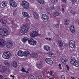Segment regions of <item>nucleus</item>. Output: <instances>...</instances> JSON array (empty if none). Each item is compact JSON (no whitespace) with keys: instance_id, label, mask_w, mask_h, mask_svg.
I'll return each mask as SVG.
<instances>
[{"instance_id":"obj_1","label":"nucleus","mask_w":79,"mask_h":79,"mask_svg":"<svg viewBox=\"0 0 79 79\" xmlns=\"http://www.w3.org/2000/svg\"><path fill=\"white\" fill-rule=\"evenodd\" d=\"M9 32L7 29L5 28H2L0 29V35L6 36L8 34Z\"/></svg>"},{"instance_id":"obj_2","label":"nucleus","mask_w":79,"mask_h":79,"mask_svg":"<svg viewBox=\"0 0 79 79\" xmlns=\"http://www.w3.org/2000/svg\"><path fill=\"white\" fill-rule=\"evenodd\" d=\"M38 35H39V34H38V32L37 31V30L35 29H33L30 33L31 37H35Z\"/></svg>"},{"instance_id":"obj_3","label":"nucleus","mask_w":79,"mask_h":79,"mask_svg":"<svg viewBox=\"0 0 79 79\" xmlns=\"http://www.w3.org/2000/svg\"><path fill=\"white\" fill-rule=\"evenodd\" d=\"M11 56V53L10 52H4L3 54L2 57L3 58L8 59Z\"/></svg>"},{"instance_id":"obj_4","label":"nucleus","mask_w":79,"mask_h":79,"mask_svg":"<svg viewBox=\"0 0 79 79\" xmlns=\"http://www.w3.org/2000/svg\"><path fill=\"white\" fill-rule=\"evenodd\" d=\"M22 5L26 9H28L29 8V3L26 1H22Z\"/></svg>"},{"instance_id":"obj_5","label":"nucleus","mask_w":79,"mask_h":79,"mask_svg":"<svg viewBox=\"0 0 79 79\" xmlns=\"http://www.w3.org/2000/svg\"><path fill=\"white\" fill-rule=\"evenodd\" d=\"M28 42L31 45H35L37 44V41L34 40L32 39H30L28 40Z\"/></svg>"},{"instance_id":"obj_6","label":"nucleus","mask_w":79,"mask_h":79,"mask_svg":"<svg viewBox=\"0 0 79 79\" xmlns=\"http://www.w3.org/2000/svg\"><path fill=\"white\" fill-rule=\"evenodd\" d=\"M9 3L10 4V6H12V7H13V8H15L16 7V6H17V4L16 2L13 0H11L10 1Z\"/></svg>"},{"instance_id":"obj_7","label":"nucleus","mask_w":79,"mask_h":79,"mask_svg":"<svg viewBox=\"0 0 79 79\" xmlns=\"http://www.w3.org/2000/svg\"><path fill=\"white\" fill-rule=\"evenodd\" d=\"M45 61L46 63L49 64H53V61L52 60V59L50 58H46Z\"/></svg>"},{"instance_id":"obj_8","label":"nucleus","mask_w":79,"mask_h":79,"mask_svg":"<svg viewBox=\"0 0 79 79\" xmlns=\"http://www.w3.org/2000/svg\"><path fill=\"white\" fill-rule=\"evenodd\" d=\"M36 66L39 69H41L42 68V64L41 61H39L36 63Z\"/></svg>"},{"instance_id":"obj_9","label":"nucleus","mask_w":79,"mask_h":79,"mask_svg":"<svg viewBox=\"0 0 79 79\" xmlns=\"http://www.w3.org/2000/svg\"><path fill=\"white\" fill-rule=\"evenodd\" d=\"M13 45V43L11 42L8 41L6 43V47L7 48H10L11 47H12Z\"/></svg>"},{"instance_id":"obj_10","label":"nucleus","mask_w":79,"mask_h":79,"mask_svg":"<svg viewBox=\"0 0 79 79\" xmlns=\"http://www.w3.org/2000/svg\"><path fill=\"white\" fill-rule=\"evenodd\" d=\"M30 56L32 58H37L38 57V54L35 52H32L30 54Z\"/></svg>"},{"instance_id":"obj_11","label":"nucleus","mask_w":79,"mask_h":79,"mask_svg":"<svg viewBox=\"0 0 79 79\" xmlns=\"http://www.w3.org/2000/svg\"><path fill=\"white\" fill-rule=\"evenodd\" d=\"M67 62H68V60L65 58H63L61 59V63L64 64H66Z\"/></svg>"},{"instance_id":"obj_12","label":"nucleus","mask_w":79,"mask_h":79,"mask_svg":"<svg viewBox=\"0 0 79 79\" xmlns=\"http://www.w3.org/2000/svg\"><path fill=\"white\" fill-rule=\"evenodd\" d=\"M17 55L19 56H23L24 55V52L21 50L19 51L17 53Z\"/></svg>"},{"instance_id":"obj_13","label":"nucleus","mask_w":79,"mask_h":79,"mask_svg":"<svg viewBox=\"0 0 79 79\" xmlns=\"http://www.w3.org/2000/svg\"><path fill=\"white\" fill-rule=\"evenodd\" d=\"M44 49L46 51H50V48L48 45H45L44 46Z\"/></svg>"},{"instance_id":"obj_14","label":"nucleus","mask_w":79,"mask_h":79,"mask_svg":"<svg viewBox=\"0 0 79 79\" xmlns=\"http://www.w3.org/2000/svg\"><path fill=\"white\" fill-rule=\"evenodd\" d=\"M42 17L43 19H44V20H45L46 21H47L48 19V16L45 14H43L42 15Z\"/></svg>"},{"instance_id":"obj_15","label":"nucleus","mask_w":79,"mask_h":79,"mask_svg":"<svg viewBox=\"0 0 79 79\" xmlns=\"http://www.w3.org/2000/svg\"><path fill=\"white\" fill-rule=\"evenodd\" d=\"M70 30L71 32L72 33H74L75 32V28H74V25H72L70 27Z\"/></svg>"},{"instance_id":"obj_16","label":"nucleus","mask_w":79,"mask_h":79,"mask_svg":"<svg viewBox=\"0 0 79 79\" xmlns=\"http://www.w3.org/2000/svg\"><path fill=\"white\" fill-rule=\"evenodd\" d=\"M23 14L25 17H27L28 18H29L30 17V16H29V15L27 12H23Z\"/></svg>"},{"instance_id":"obj_17","label":"nucleus","mask_w":79,"mask_h":79,"mask_svg":"<svg viewBox=\"0 0 79 79\" xmlns=\"http://www.w3.org/2000/svg\"><path fill=\"white\" fill-rule=\"evenodd\" d=\"M5 42L4 40L0 39V45L4 46L5 45Z\"/></svg>"},{"instance_id":"obj_18","label":"nucleus","mask_w":79,"mask_h":79,"mask_svg":"<svg viewBox=\"0 0 79 79\" xmlns=\"http://www.w3.org/2000/svg\"><path fill=\"white\" fill-rule=\"evenodd\" d=\"M0 22L1 23L3 24H7L8 23H7V21L3 19H1L0 20Z\"/></svg>"},{"instance_id":"obj_19","label":"nucleus","mask_w":79,"mask_h":79,"mask_svg":"<svg viewBox=\"0 0 79 79\" xmlns=\"http://www.w3.org/2000/svg\"><path fill=\"white\" fill-rule=\"evenodd\" d=\"M12 66H13L14 68H17L18 67V64H17V62L16 61H14L13 62L12 64Z\"/></svg>"},{"instance_id":"obj_20","label":"nucleus","mask_w":79,"mask_h":79,"mask_svg":"<svg viewBox=\"0 0 79 79\" xmlns=\"http://www.w3.org/2000/svg\"><path fill=\"white\" fill-rule=\"evenodd\" d=\"M76 61V58H75L74 57L73 58H72L71 59V61H70V63L71 64H74V63H75V62Z\"/></svg>"},{"instance_id":"obj_21","label":"nucleus","mask_w":79,"mask_h":79,"mask_svg":"<svg viewBox=\"0 0 79 79\" xmlns=\"http://www.w3.org/2000/svg\"><path fill=\"white\" fill-rule=\"evenodd\" d=\"M58 42L59 44V45L60 47H62L63 45V42H62V41L61 40H58Z\"/></svg>"},{"instance_id":"obj_22","label":"nucleus","mask_w":79,"mask_h":79,"mask_svg":"<svg viewBox=\"0 0 79 79\" xmlns=\"http://www.w3.org/2000/svg\"><path fill=\"white\" fill-rule=\"evenodd\" d=\"M22 27H23V28H24V29L25 30V32H27V31H28L29 29V26H27L26 25H24L23 26H22Z\"/></svg>"},{"instance_id":"obj_23","label":"nucleus","mask_w":79,"mask_h":79,"mask_svg":"<svg viewBox=\"0 0 79 79\" xmlns=\"http://www.w3.org/2000/svg\"><path fill=\"white\" fill-rule=\"evenodd\" d=\"M24 56L27 57V56L29 55V52L28 51H26L24 52Z\"/></svg>"},{"instance_id":"obj_24","label":"nucleus","mask_w":79,"mask_h":79,"mask_svg":"<svg viewBox=\"0 0 79 79\" xmlns=\"http://www.w3.org/2000/svg\"><path fill=\"white\" fill-rule=\"evenodd\" d=\"M73 65L74 66H76V67H78V66H79V61L76 60V61H75V63L73 64Z\"/></svg>"},{"instance_id":"obj_25","label":"nucleus","mask_w":79,"mask_h":79,"mask_svg":"<svg viewBox=\"0 0 79 79\" xmlns=\"http://www.w3.org/2000/svg\"><path fill=\"white\" fill-rule=\"evenodd\" d=\"M33 15L34 16V17L35 19H38V15L37 14V12H34L33 13Z\"/></svg>"},{"instance_id":"obj_26","label":"nucleus","mask_w":79,"mask_h":79,"mask_svg":"<svg viewBox=\"0 0 79 79\" xmlns=\"http://www.w3.org/2000/svg\"><path fill=\"white\" fill-rule=\"evenodd\" d=\"M25 31V30L24 29V27L22 26L21 28V30H20V31L22 33H23V34H25V33L26 32V31Z\"/></svg>"},{"instance_id":"obj_27","label":"nucleus","mask_w":79,"mask_h":79,"mask_svg":"<svg viewBox=\"0 0 79 79\" xmlns=\"http://www.w3.org/2000/svg\"><path fill=\"white\" fill-rule=\"evenodd\" d=\"M27 40H28V38L26 37H24L23 39V43H25V42Z\"/></svg>"},{"instance_id":"obj_28","label":"nucleus","mask_w":79,"mask_h":79,"mask_svg":"<svg viewBox=\"0 0 79 79\" xmlns=\"http://www.w3.org/2000/svg\"><path fill=\"white\" fill-rule=\"evenodd\" d=\"M69 20H66L65 22L64 25L68 26V25H69Z\"/></svg>"},{"instance_id":"obj_29","label":"nucleus","mask_w":79,"mask_h":79,"mask_svg":"<svg viewBox=\"0 0 79 79\" xmlns=\"http://www.w3.org/2000/svg\"><path fill=\"white\" fill-rule=\"evenodd\" d=\"M60 15V13L56 12L54 13V17H56V16H57Z\"/></svg>"},{"instance_id":"obj_30","label":"nucleus","mask_w":79,"mask_h":79,"mask_svg":"<svg viewBox=\"0 0 79 79\" xmlns=\"http://www.w3.org/2000/svg\"><path fill=\"white\" fill-rule=\"evenodd\" d=\"M2 4L3 6H6V2L5 1H3L2 2Z\"/></svg>"},{"instance_id":"obj_31","label":"nucleus","mask_w":79,"mask_h":79,"mask_svg":"<svg viewBox=\"0 0 79 79\" xmlns=\"http://www.w3.org/2000/svg\"><path fill=\"white\" fill-rule=\"evenodd\" d=\"M38 2L40 4H44V0H38Z\"/></svg>"},{"instance_id":"obj_32","label":"nucleus","mask_w":79,"mask_h":79,"mask_svg":"<svg viewBox=\"0 0 79 79\" xmlns=\"http://www.w3.org/2000/svg\"><path fill=\"white\" fill-rule=\"evenodd\" d=\"M69 47L72 48H74L75 47V44H70Z\"/></svg>"},{"instance_id":"obj_33","label":"nucleus","mask_w":79,"mask_h":79,"mask_svg":"<svg viewBox=\"0 0 79 79\" xmlns=\"http://www.w3.org/2000/svg\"><path fill=\"white\" fill-rule=\"evenodd\" d=\"M70 13L73 15H75L76 14V11L74 10H72L70 12Z\"/></svg>"},{"instance_id":"obj_34","label":"nucleus","mask_w":79,"mask_h":79,"mask_svg":"<svg viewBox=\"0 0 79 79\" xmlns=\"http://www.w3.org/2000/svg\"><path fill=\"white\" fill-rule=\"evenodd\" d=\"M70 44H75V41L73 40H71L69 42Z\"/></svg>"},{"instance_id":"obj_35","label":"nucleus","mask_w":79,"mask_h":79,"mask_svg":"<svg viewBox=\"0 0 79 79\" xmlns=\"http://www.w3.org/2000/svg\"><path fill=\"white\" fill-rule=\"evenodd\" d=\"M28 79H35V78L33 76H31L29 77Z\"/></svg>"},{"instance_id":"obj_36","label":"nucleus","mask_w":79,"mask_h":79,"mask_svg":"<svg viewBox=\"0 0 79 79\" xmlns=\"http://www.w3.org/2000/svg\"><path fill=\"white\" fill-rule=\"evenodd\" d=\"M49 54L50 55H51V56H53V53H52V52L50 51L49 52Z\"/></svg>"},{"instance_id":"obj_37","label":"nucleus","mask_w":79,"mask_h":79,"mask_svg":"<svg viewBox=\"0 0 79 79\" xmlns=\"http://www.w3.org/2000/svg\"><path fill=\"white\" fill-rule=\"evenodd\" d=\"M55 27H56V28H59V24H56L55 26Z\"/></svg>"},{"instance_id":"obj_38","label":"nucleus","mask_w":79,"mask_h":79,"mask_svg":"<svg viewBox=\"0 0 79 79\" xmlns=\"http://www.w3.org/2000/svg\"><path fill=\"white\" fill-rule=\"evenodd\" d=\"M52 74H53V72L52 71H50V73H49L50 76H52Z\"/></svg>"},{"instance_id":"obj_39","label":"nucleus","mask_w":79,"mask_h":79,"mask_svg":"<svg viewBox=\"0 0 79 79\" xmlns=\"http://www.w3.org/2000/svg\"><path fill=\"white\" fill-rule=\"evenodd\" d=\"M22 71H23V72H26V71L24 69V68L23 67L22 68Z\"/></svg>"},{"instance_id":"obj_40","label":"nucleus","mask_w":79,"mask_h":79,"mask_svg":"<svg viewBox=\"0 0 79 79\" xmlns=\"http://www.w3.org/2000/svg\"><path fill=\"white\" fill-rule=\"evenodd\" d=\"M66 66L67 67L68 71H69V66H68V65H66Z\"/></svg>"},{"instance_id":"obj_41","label":"nucleus","mask_w":79,"mask_h":79,"mask_svg":"<svg viewBox=\"0 0 79 79\" xmlns=\"http://www.w3.org/2000/svg\"><path fill=\"white\" fill-rule=\"evenodd\" d=\"M72 2L74 3H75V2H77V0H72Z\"/></svg>"},{"instance_id":"obj_42","label":"nucleus","mask_w":79,"mask_h":79,"mask_svg":"<svg viewBox=\"0 0 79 79\" xmlns=\"http://www.w3.org/2000/svg\"><path fill=\"white\" fill-rule=\"evenodd\" d=\"M3 79V77L2 75H0V79Z\"/></svg>"},{"instance_id":"obj_43","label":"nucleus","mask_w":79,"mask_h":79,"mask_svg":"<svg viewBox=\"0 0 79 79\" xmlns=\"http://www.w3.org/2000/svg\"><path fill=\"white\" fill-rule=\"evenodd\" d=\"M51 1L52 3H55V0H51Z\"/></svg>"},{"instance_id":"obj_44","label":"nucleus","mask_w":79,"mask_h":79,"mask_svg":"<svg viewBox=\"0 0 79 79\" xmlns=\"http://www.w3.org/2000/svg\"><path fill=\"white\" fill-rule=\"evenodd\" d=\"M61 1H62V2H63V3H66V0H61Z\"/></svg>"},{"instance_id":"obj_45","label":"nucleus","mask_w":79,"mask_h":79,"mask_svg":"<svg viewBox=\"0 0 79 79\" xmlns=\"http://www.w3.org/2000/svg\"><path fill=\"white\" fill-rule=\"evenodd\" d=\"M52 77L51 79H54V77H55V76L54 75H52Z\"/></svg>"},{"instance_id":"obj_46","label":"nucleus","mask_w":79,"mask_h":79,"mask_svg":"<svg viewBox=\"0 0 79 79\" xmlns=\"http://www.w3.org/2000/svg\"><path fill=\"white\" fill-rule=\"evenodd\" d=\"M13 25H12V26H13V27L15 26L16 25V24H15L14 23H13Z\"/></svg>"},{"instance_id":"obj_47","label":"nucleus","mask_w":79,"mask_h":79,"mask_svg":"<svg viewBox=\"0 0 79 79\" xmlns=\"http://www.w3.org/2000/svg\"><path fill=\"white\" fill-rule=\"evenodd\" d=\"M16 11H15L13 13V14L14 15H16Z\"/></svg>"},{"instance_id":"obj_48","label":"nucleus","mask_w":79,"mask_h":79,"mask_svg":"<svg viewBox=\"0 0 79 79\" xmlns=\"http://www.w3.org/2000/svg\"><path fill=\"white\" fill-rule=\"evenodd\" d=\"M59 67H60V66H61V64H60L58 65Z\"/></svg>"},{"instance_id":"obj_49","label":"nucleus","mask_w":79,"mask_h":79,"mask_svg":"<svg viewBox=\"0 0 79 79\" xmlns=\"http://www.w3.org/2000/svg\"><path fill=\"white\" fill-rule=\"evenodd\" d=\"M47 11L48 13H50V10H47Z\"/></svg>"},{"instance_id":"obj_50","label":"nucleus","mask_w":79,"mask_h":79,"mask_svg":"<svg viewBox=\"0 0 79 79\" xmlns=\"http://www.w3.org/2000/svg\"><path fill=\"white\" fill-rule=\"evenodd\" d=\"M59 68H60V69H62V68L61 67V66L59 67Z\"/></svg>"},{"instance_id":"obj_51","label":"nucleus","mask_w":79,"mask_h":79,"mask_svg":"<svg viewBox=\"0 0 79 79\" xmlns=\"http://www.w3.org/2000/svg\"><path fill=\"white\" fill-rule=\"evenodd\" d=\"M49 73H50V72L49 71H48V73H47V74H49Z\"/></svg>"},{"instance_id":"obj_52","label":"nucleus","mask_w":79,"mask_h":79,"mask_svg":"<svg viewBox=\"0 0 79 79\" xmlns=\"http://www.w3.org/2000/svg\"><path fill=\"white\" fill-rule=\"evenodd\" d=\"M26 72L27 73H29V72H28V71H26Z\"/></svg>"},{"instance_id":"obj_53","label":"nucleus","mask_w":79,"mask_h":79,"mask_svg":"<svg viewBox=\"0 0 79 79\" xmlns=\"http://www.w3.org/2000/svg\"><path fill=\"white\" fill-rule=\"evenodd\" d=\"M45 39H47V40H48V38H46Z\"/></svg>"},{"instance_id":"obj_54","label":"nucleus","mask_w":79,"mask_h":79,"mask_svg":"<svg viewBox=\"0 0 79 79\" xmlns=\"http://www.w3.org/2000/svg\"><path fill=\"white\" fill-rule=\"evenodd\" d=\"M51 40V38H49V40Z\"/></svg>"},{"instance_id":"obj_55","label":"nucleus","mask_w":79,"mask_h":79,"mask_svg":"<svg viewBox=\"0 0 79 79\" xmlns=\"http://www.w3.org/2000/svg\"><path fill=\"white\" fill-rule=\"evenodd\" d=\"M12 77L14 78V77H15V76L13 75Z\"/></svg>"},{"instance_id":"obj_56","label":"nucleus","mask_w":79,"mask_h":79,"mask_svg":"<svg viewBox=\"0 0 79 79\" xmlns=\"http://www.w3.org/2000/svg\"><path fill=\"white\" fill-rule=\"evenodd\" d=\"M10 77H12L13 76H12V75H10Z\"/></svg>"},{"instance_id":"obj_57","label":"nucleus","mask_w":79,"mask_h":79,"mask_svg":"<svg viewBox=\"0 0 79 79\" xmlns=\"http://www.w3.org/2000/svg\"><path fill=\"white\" fill-rule=\"evenodd\" d=\"M6 64H8V63H7Z\"/></svg>"},{"instance_id":"obj_58","label":"nucleus","mask_w":79,"mask_h":79,"mask_svg":"<svg viewBox=\"0 0 79 79\" xmlns=\"http://www.w3.org/2000/svg\"><path fill=\"white\" fill-rule=\"evenodd\" d=\"M72 79H74V77H73Z\"/></svg>"},{"instance_id":"obj_59","label":"nucleus","mask_w":79,"mask_h":79,"mask_svg":"<svg viewBox=\"0 0 79 79\" xmlns=\"http://www.w3.org/2000/svg\"><path fill=\"white\" fill-rule=\"evenodd\" d=\"M47 77H48V78L49 77L48 76Z\"/></svg>"},{"instance_id":"obj_60","label":"nucleus","mask_w":79,"mask_h":79,"mask_svg":"<svg viewBox=\"0 0 79 79\" xmlns=\"http://www.w3.org/2000/svg\"><path fill=\"white\" fill-rule=\"evenodd\" d=\"M71 79H72V78H73V77H71Z\"/></svg>"},{"instance_id":"obj_61","label":"nucleus","mask_w":79,"mask_h":79,"mask_svg":"<svg viewBox=\"0 0 79 79\" xmlns=\"http://www.w3.org/2000/svg\"><path fill=\"white\" fill-rule=\"evenodd\" d=\"M63 11H64V9H63Z\"/></svg>"},{"instance_id":"obj_62","label":"nucleus","mask_w":79,"mask_h":79,"mask_svg":"<svg viewBox=\"0 0 79 79\" xmlns=\"http://www.w3.org/2000/svg\"><path fill=\"white\" fill-rule=\"evenodd\" d=\"M12 79H14V78H13Z\"/></svg>"},{"instance_id":"obj_63","label":"nucleus","mask_w":79,"mask_h":79,"mask_svg":"<svg viewBox=\"0 0 79 79\" xmlns=\"http://www.w3.org/2000/svg\"><path fill=\"white\" fill-rule=\"evenodd\" d=\"M49 79H51V78H49Z\"/></svg>"},{"instance_id":"obj_64","label":"nucleus","mask_w":79,"mask_h":79,"mask_svg":"<svg viewBox=\"0 0 79 79\" xmlns=\"http://www.w3.org/2000/svg\"><path fill=\"white\" fill-rule=\"evenodd\" d=\"M77 79H79V78H78Z\"/></svg>"}]
</instances>
